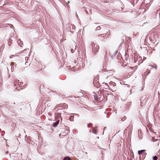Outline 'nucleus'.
<instances>
[{"label": "nucleus", "mask_w": 160, "mask_h": 160, "mask_svg": "<svg viewBox=\"0 0 160 160\" xmlns=\"http://www.w3.org/2000/svg\"><path fill=\"white\" fill-rule=\"evenodd\" d=\"M92 46V52L95 54L96 52L98 51L99 49V46L95 44L94 42L91 43Z\"/></svg>", "instance_id": "f257e3e1"}, {"label": "nucleus", "mask_w": 160, "mask_h": 160, "mask_svg": "<svg viewBox=\"0 0 160 160\" xmlns=\"http://www.w3.org/2000/svg\"><path fill=\"white\" fill-rule=\"evenodd\" d=\"M98 77L97 76L94 78L93 81V84L94 86L98 88H99L101 86L99 82L98 81Z\"/></svg>", "instance_id": "f03ea898"}, {"label": "nucleus", "mask_w": 160, "mask_h": 160, "mask_svg": "<svg viewBox=\"0 0 160 160\" xmlns=\"http://www.w3.org/2000/svg\"><path fill=\"white\" fill-rule=\"evenodd\" d=\"M145 151V150H139L138 151V154L140 155L139 159L140 160H143L144 158V157L141 158V155L143 154L144 156H146V153L144 152Z\"/></svg>", "instance_id": "7ed1b4c3"}, {"label": "nucleus", "mask_w": 160, "mask_h": 160, "mask_svg": "<svg viewBox=\"0 0 160 160\" xmlns=\"http://www.w3.org/2000/svg\"><path fill=\"white\" fill-rule=\"evenodd\" d=\"M107 35V34L106 33H103L102 34H100L98 35L97 37L98 38H102L106 36Z\"/></svg>", "instance_id": "20e7f679"}, {"label": "nucleus", "mask_w": 160, "mask_h": 160, "mask_svg": "<svg viewBox=\"0 0 160 160\" xmlns=\"http://www.w3.org/2000/svg\"><path fill=\"white\" fill-rule=\"evenodd\" d=\"M98 127L96 126L95 127H94L92 129V133L94 134H96L97 133V128Z\"/></svg>", "instance_id": "39448f33"}, {"label": "nucleus", "mask_w": 160, "mask_h": 160, "mask_svg": "<svg viewBox=\"0 0 160 160\" xmlns=\"http://www.w3.org/2000/svg\"><path fill=\"white\" fill-rule=\"evenodd\" d=\"M17 42L18 44L20 46L22 47V46L23 44V42L21 41L20 39L18 40Z\"/></svg>", "instance_id": "423d86ee"}, {"label": "nucleus", "mask_w": 160, "mask_h": 160, "mask_svg": "<svg viewBox=\"0 0 160 160\" xmlns=\"http://www.w3.org/2000/svg\"><path fill=\"white\" fill-rule=\"evenodd\" d=\"M19 83V81L18 80H16L14 82V85L15 86L17 87V86H18V84ZM17 88V87H16V88Z\"/></svg>", "instance_id": "0eeeda50"}, {"label": "nucleus", "mask_w": 160, "mask_h": 160, "mask_svg": "<svg viewBox=\"0 0 160 160\" xmlns=\"http://www.w3.org/2000/svg\"><path fill=\"white\" fill-rule=\"evenodd\" d=\"M109 84L111 85H112L113 87L115 86L116 85V83L113 82H109Z\"/></svg>", "instance_id": "6e6552de"}, {"label": "nucleus", "mask_w": 160, "mask_h": 160, "mask_svg": "<svg viewBox=\"0 0 160 160\" xmlns=\"http://www.w3.org/2000/svg\"><path fill=\"white\" fill-rule=\"evenodd\" d=\"M58 124L57 122H53L52 126L53 127H56L58 126Z\"/></svg>", "instance_id": "1a4fd4ad"}, {"label": "nucleus", "mask_w": 160, "mask_h": 160, "mask_svg": "<svg viewBox=\"0 0 160 160\" xmlns=\"http://www.w3.org/2000/svg\"><path fill=\"white\" fill-rule=\"evenodd\" d=\"M63 160H70V158L69 157H66L63 158Z\"/></svg>", "instance_id": "9d476101"}, {"label": "nucleus", "mask_w": 160, "mask_h": 160, "mask_svg": "<svg viewBox=\"0 0 160 160\" xmlns=\"http://www.w3.org/2000/svg\"><path fill=\"white\" fill-rule=\"evenodd\" d=\"M94 100L96 101H97L98 100V97L97 95H94Z\"/></svg>", "instance_id": "9b49d317"}, {"label": "nucleus", "mask_w": 160, "mask_h": 160, "mask_svg": "<svg viewBox=\"0 0 160 160\" xmlns=\"http://www.w3.org/2000/svg\"><path fill=\"white\" fill-rule=\"evenodd\" d=\"M23 84V82H19V83L18 84V86L19 87L22 86V85Z\"/></svg>", "instance_id": "f8f14e48"}, {"label": "nucleus", "mask_w": 160, "mask_h": 160, "mask_svg": "<svg viewBox=\"0 0 160 160\" xmlns=\"http://www.w3.org/2000/svg\"><path fill=\"white\" fill-rule=\"evenodd\" d=\"M157 159H158V158L156 156H154L153 158V160H157Z\"/></svg>", "instance_id": "ddd939ff"}, {"label": "nucleus", "mask_w": 160, "mask_h": 160, "mask_svg": "<svg viewBox=\"0 0 160 160\" xmlns=\"http://www.w3.org/2000/svg\"><path fill=\"white\" fill-rule=\"evenodd\" d=\"M101 29V27L100 26L96 28L97 30H99Z\"/></svg>", "instance_id": "4468645a"}, {"label": "nucleus", "mask_w": 160, "mask_h": 160, "mask_svg": "<svg viewBox=\"0 0 160 160\" xmlns=\"http://www.w3.org/2000/svg\"><path fill=\"white\" fill-rule=\"evenodd\" d=\"M115 53V56L117 55H118V51H115L114 52Z\"/></svg>", "instance_id": "2eb2a0df"}, {"label": "nucleus", "mask_w": 160, "mask_h": 160, "mask_svg": "<svg viewBox=\"0 0 160 160\" xmlns=\"http://www.w3.org/2000/svg\"><path fill=\"white\" fill-rule=\"evenodd\" d=\"M90 125H92V123H91L88 124L87 126L88 128H89L90 127Z\"/></svg>", "instance_id": "dca6fc26"}, {"label": "nucleus", "mask_w": 160, "mask_h": 160, "mask_svg": "<svg viewBox=\"0 0 160 160\" xmlns=\"http://www.w3.org/2000/svg\"><path fill=\"white\" fill-rule=\"evenodd\" d=\"M151 66L152 67V68H154L155 69H156L157 68L156 66V67L152 66Z\"/></svg>", "instance_id": "f3484780"}, {"label": "nucleus", "mask_w": 160, "mask_h": 160, "mask_svg": "<svg viewBox=\"0 0 160 160\" xmlns=\"http://www.w3.org/2000/svg\"><path fill=\"white\" fill-rule=\"evenodd\" d=\"M71 51L72 53H73L74 52V50H73V49H71Z\"/></svg>", "instance_id": "a211bd4d"}, {"label": "nucleus", "mask_w": 160, "mask_h": 160, "mask_svg": "<svg viewBox=\"0 0 160 160\" xmlns=\"http://www.w3.org/2000/svg\"><path fill=\"white\" fill-rule=\"evenodd\" d=\"M141 158H142V157H144V158H145V156H144V155H143V154L141 155Z\"/></svg>", "instance_id": "6ab92c4d"}, {"label": "nucleus", "mask_w": 160, "mask_h": 160, "mask_svg": "<svg viewBox=\"0 0 160 160\" xmlns=\"http://www.w3.org/2000/svg\"><path fill=\"white\" fill-rule=\"evenodd\" d=\"M56 122H57L58 124H59V120H58Z\"/></svg>", "instance_id": "aec40b11"}, {"label": "nucleus", "mask_w": 160, "mask_h": 160, "mask_svg": "<svg viewBox=\"0 0 160 160\" xmlns=\"http://www.w3.org/2000/svg\"><path fill=\"white\" fill-rule=\"evenodd\" d=\"M131 59V60H132V61H133V58H132L131 59Z\"/></svg>", "instance_id": "412c9836"}, {"label": "nucleus", "mask_w": 160, "mask_h": 160, "mask_svg": "<svg viewBox=\"0 0 160 160\" xmlns=\"http://www.w3.org/2000/svg\"><path fill=\"white\" fill-rule=\"evenodd\" d=\"M150 72L149 71L148 72V74H149L150 73Z\"/></svg>", "instance_id": "4be33fe9"}, {"label": "nucleus", "mask_w": 160, "mask_h": 160, "mask_svg": "<svg viewBox=\"0 0 160 160\" xmlns=\"http://www.w3.org/2000/svg\"><path fill=\"white\" fill-rule=\"evenodd\" d=\"M134 62H136V60H135V59L134 60Z\"/></svg>", "instance_id": "5701e85b"}, {"label": "nucleus", "mask_w": 160, "mask_h": 160, "mask_svg": "<svg viewBox=\"0 0 160 160\" xmlns=\"http://www.w3.org/2000/svg\"><path fill=\"white\" fill-rule=\"evenodd\" d=\"M90 132H91V130L89 131Z\"/></svg>", "instance_id": "b1692460"}]
</instances>
